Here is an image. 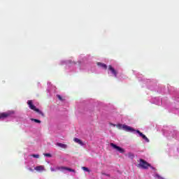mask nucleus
Wrapping results in <instances>:
<instances>
[{"instance_id": "11", "label": "nucleus", "mask_w": 179, "mask_h": 179, "mask_svg": "<svg viewBox=\"0 0 179 179\" xmlns=\"http://www.w3.org/2000/svg\"><path fill=\"white\" fill-rule=\"evenodd\" d=\"M34 170L36 171H43L44 166H38L34 168Z\"/></svg>"}, {"instance_id": "21", "label": "nucleus", "mask_w": 179, "mask_h": 179, "mask_svg": "<svg viewBox=\"0 0 179 179\" xmlns=\"http://www.w3.org/2000/svg\"><path fill=\"white\" fill-rule=\"evenodd\" d=\"M50 171H55V170L54 169V168H50Z\"/></svg>"}, {"instance_id": "3", "label": "nucleus", "mask_w": 179, "mask_h": 179, "mask_svg": "<svg viewBox=\"0 0 179 179\" xmlns=\"http://www.w3.org/2000/svg\"><path fill=\"white\" fill-rule=\"evenodd\" d=\"M110 145L112 148H113V149H116L117 150V152H120V153H124L125 152V150L122 148L117 146V145H115L113 143H110Z\"/></svg>"}, {"instance_id": "22", "label": "nucleus", "mask_w": 179, "mask_h": 179, "mask_svg": "<svg viewBox=\"0 0 179 179\" xmlns=\"http://www.w3.org/2000/svg\"><path fill=\"white\" fill-rule=\"evenodd\" d=\"M149 167H150V169H152V170H155V167L152 166V165H150V166Z\"/></svg>"}, {"instance_id": "16", "label": "nucleus", "mask_w": 179, "mask_h": 179, "mask_svg": "<svg viewBox=\"0 0 179 179\" xmlns=\"http://www.w3.org/2000/svg\"><path fill=\"white\" fill-rule=\"evenodd\" d=\"M31 121H34V122H36L37 124H41V121L37 119H31Z\"/></svg>"}, {"instance_id": "14", "label": "nucleus", "mask_w": 179, "mask_h": 179, "mask_svg": "<svg viewBox=\"0 0 179 179\" xmlns=\"http://www.w3.org/2000/svg\"><path fill=\"white\" fill-rule=\"evenodd\" d=\"M116 127L118 128V129H124V124H117Z\"/></svg>"}, {"instance_id": "4", "label": "nucleus", "mask_w": 179, "mask_h": 179, "mask_svg": "<svg viewBox=\"0 0 179 179\" xmlns=\"http://www.w3.org/2000/svg\"><path fill=\"white\" fill-rule=\"evenodd\" d=\"M123 129L124 131H126V132H134L135 129L134 128L127 125V124H123Z\"/></svg>"}, {"instance_id": "15", "label": "nucleus", "mask_w": 179, "mask_h": 179, "mask_svg": "<svg viewBox=\"0 0 179 179\" xmlns=\"http://www.w3.org/2000/svg\"><path fill=\"white\" fill-rule=\"evenodd\" d=\"M82 169L84 170V171H87V173L90 172V169L86 166H83Z\"/></svg>"}, {"instance_id": "2", "label": "nucleus", "mask_w": 179, "mask_h": 179, "mask_svg": "<svg viewBox=\"0 0 179 179\" xmlns=\"http://www.w3.org/2000/svg\"><path fill=\"white\" fill-rule=\"evenodd\" d=\"M27 104L31 110H33L36 113H38V114H40V115H42V117H44V113H43L40 109L36 108V106L33 104L32 100H29L27 101Z\"/></svg>"}, {"instance_id": "12", "label": "nucleus", "mask_w": 179, "mask_h": 179, "mask_svg": "<svg viewBox=\"0 0 179 179\" xmlns=\"http://www.w3.org/2000/svg\"><path fill=\"white\" fill-rule=\"evenodd\" d=\"M97 65H99V66H101V68H103V69H107V65L106 64L99 62V63H97Z\"/></svg>"}, {"instance_id": "1", "label": "nucleus", "mask_w": 179, "mask_h": 179, "mask_svg": "<svg viewBox=\"0 0 179 179\" xmlns=\"http://www.w3.org/2000/svg\"><path fill=\"white\" fill-rule=\"evenodd\" d=\"M137 167H138L139 169H143V170H148V169L150 167V164L145 161V159H140L139 164H137Z\"/></svg>"}, {"instance_id": "6", "label": "nucleus", "mask_w": 179, "mask_h": 179, "mask_svg": "<svg viewBox=\"0 0 179 179\" xmlns=\"http://www.w3.org/2000/svg\"><path fill=\"white\" fill-rule=\"evenodd\" d=\"M8 117H10V113H0V120H5V118H8Z\"/></svg>"}, {"instance_id": "5", "label": "nucleus", "mask_w": 179, "mask_h": 179, "mask_svg": "<svg viewBox=\"0 0 179 179\" xmlns=\"http://www.w3.org/2000/svg\"><path fill=\"white\" fill-rule=\"evenodd\" d=\"M56 170H66L67 171H71L72 173H75V169H72L71 168H68V167H65V166L57 167Z\"/></svg>"}, {"instance_id": "19", "label": "nucleus", "mask_w": 179, "mask_h": 179, "mask_svg": "<svg viewBox=\"0 0 179 179\" xmlns=\"http://www.w3.org/2000/svg\"><path fill=\"white\" fill-rule=\"evenodd\" d=\"M44 156H45V157H52L51 154H50V153H45V154H44Z\"/></svg>"}, {"instance_id": "7", "label": "nucleus", "mask_w": 179, "mask_h": 179, "mask_svg": "<svg viewBox=\"0 0 179 179\" xmlns=\"http://www.w3.org/2000/svg\"><path fill=\"white\" fill-rule=\"evenodd\" d=\"M136 132L141 136V138H143V139H144V141H145V142H149V138H148L145 134H143L139 130H136Z\"/></svg>"}, {"instance_id": "17", "label": "nucleus", "mask_w": 179, "mask_h": 179, "mask_svg": "<svg viewBox=\"0 0 179 179\" xmlns=\"http://www.w3.org/2000/svg\"><path fill=\"white\" fill-rule=\"evenodd\" d=\"M57 99H59V100H60V101H64V99H62V96H61V95L57 94Z\"/></svg>"}, {"instance_id": "20", "label": "nucleus", "mask_w": 179, "mask_h": 179, "mask_svg": "<svg viewBox=\"0 0 179 179\" xmlns=\"http://www.w3.org/2000/svg\"><path fill=\"white\" fill-rule=\"evenodd\" d=\"M110 125H112V127H117L116 124H113V123H110Z\"/></svg>"}, {"instance_id": "8", "label": "nucleus", "mask_w": 179, "mask_h": 179, "mask_svg": "<svg viewBox=\"0 0 179 179\" xmlns=\"http://www.w3.org/2000/svg\"><path fill=\"white\" fill-rule=\"evenodd\" d=\"M108 69H109V71H110V72L113 73V75H114V76L115 78H117V71H115V69H113V66L110 65L108 66Z\"/></svg>"}, {"instance_id": "18", "label": "nucleus", "mask_w": 179, "mask_h": 179, "mask_svg": "<svg viewBox=\"0 0 179 179\" xmlns=\"http://www.w3.org/2000/svg\"><path fill=\"white\" fill-rule=\"evenodd\" d=\"M31 157H35L36 159H38L40 157V155L34 154V155H31Z\"/></svg>"}, {"instance_id": "23", "label": "nucleus", "mask_w": 179, "mask_h": 179, "mask_svg": "<svg viewBox=\"0 0 179 179\" xmlns=\"http://www.w3.org/2000/svg\"><path fill=\"white\" fill-rule=\"evenodd\" d=\"M29 171H34L33 169L29 168Z\"/></svg>"}, {"instance_id": "24", "label": "nucleus", "mask_w": 179, "mask_h": 179, "mask_svg": "<svg viewBox=\"0 0 179 179\" xmlns=\"http://www.w3.org/2000/svg\"><path fill=\"white\" fill-rule=\"evenodd\" d=\"M158 178H161V179H164L163 178H161V177H160V176H158Z\"/></svg>"}, {"instance_id": "13", "label": "nucleus", "mask_w": 179, "mask_h": 179, "mask_svg": "<svg viewBox=\"0 0 179 179\" xmlns=\"http://www.w3.org/2000/svg\"><path fill=\"white\" fill-rule=\"evenodd\" d=\"M127 156H128V157H129V159H134V157H135V155L132 152H129L127 154Z\"/></svg>"}, {"instance_id": "9", "label": "nucleus", "mask_w": 179, "mask_h": 179, "mask_svg": "<svg viewBox=\"0 0 179 179\" xmlns=\"http://www.w3.org/2000/svg\"><path fill=\"white\" fill-rule=\"evenodd\" d=\"M73 141H74V142H76V143H78V145H80V146H83L85 145L83 143V141H82V140H80L78 138H74Z\"/></svg>"}, {"instance_id": "10", "label": "nucleus", "mask_w": 179, "mask_h": 179, "mask_svg": "<svg viewBox=\"0 0 179 179\" xmlns=\"http://www.w3.org/2000/svg\"><path fill=\"white\" fill-rule=\"evenodd\" d=\"M57 146H58L59 148H62V149H66V148H68V145L66 144H62L61 143H56Z\"/></svg>"}]
</instances>
